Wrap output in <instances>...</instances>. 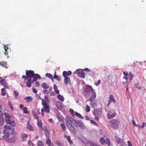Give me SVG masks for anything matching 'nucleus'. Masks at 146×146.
<instances>
[{"instance_id": "44", "label": "nucleus", "mask_w": 146, "mask_h": 146, "mask_svg": "<svg viewBox=\"0 0 146 146\" xmlns=\"http://www.w3.org/2000/svg\"><path fill=\"white\" fill-rule=\"evenodd\" d=\"M60 126L61 128L62 129L63 131H65L66 130V127L64 123H61L60 125Z\"/></svg>"}, {"instance_id": "20", "label": "nucleus", "mask_w": 146, "mask_h": 146, "mask_svg": "<svg viewBox=\"0 0 146 146\" xmlns=\"http://www.w3.org/2000/svg\"><path fill=\"white\" fill-rule=\"evenodd\" d=\"M32 113L33 114L34 117L37 120H38L39 119V116L38 114L35 112L34 111H32Z\"/></svg>"}, {"instance_id": "17", "label": "nucleus", "mask_w": 146, "mask_h": 146, "mask_svg": "<svg viewBox=\"0 0 146 146\" xmlns=\"http://www.w3.org/2000/svg\"><path fill=\"white\" fill-rule=\"evenodd\" d=\"M64 82L65 85L66 86L70 82V78L69 77H64Z\"/></svg>"}, {"instance_id": "51", "label": "nucleus", "mask_w": 146, "mask_h": 146, "mask_svg": "<svg viewBox=\"0 0 146 146\" xmlns=\"http://www.w3.org/2000/svg\"><path fill=\"white\" fill-rule=\"evenodd\" d=\"M86 111L87 112H89L90 111V108L89 106L88 105H86Z\"/></svg>"}, {"instance_id": "11", "label": "nucleus", "mask_w": 146, "mask_h": 146, "mask_svg": "<svg viewBox=\"0 0 146 146\" xmlns=\"http://www.w3.org/2000/svg\"><path fill=\"white\" fill-rule=\"evenodd\" d=\"M116 113L113 112H111L110 111L108 112L107 114V117L108 118L110 119L114 117Z\"/></svg>"}, {"instance_id": "2", "label": "nucleus", "mask_w": 146, "mask_h": 146, "mask_svg": "<svg viewBox=\"0 0 146 146\" xmlns=\"http://www.w3.org/2000/svg\"><path fill=\"white\" fill-rule=\"evenodd\" d=\"M119 121L116 119H113L109 122V125L114 129H117L119 127Z\"/></svg>"}, {"instance_id": "36", "label": "nucleus", "mask_w": 146, "mask_h": 146, "mask_svg": "<svg viewBox=\"0 0 146 146\" xmlns=\"http://www.w3.org/2000/svg\"><path fill=\"white\" fill-rule=\"evenodd\" d=\"M49 132L48 130L46 129L45 130L44 135L46 137L48 138L49 137Z\"/></svg>"}, {"instance_id": "37", "label": "nucleus", "mask_w": 146, "mask_h": 146, "mask_svg": "<svg viewBox=\"0 0 146 146\" xmlns=\"http://www.w3.org/2000/svg\"><path fill=\"white\" fill-rule=\"evenodd\" d=\"M75 115L76 116L82 119H83V117L78 112H75Z\"/></svg>"}, {"instance_id": "23", "label": "nucleus", "mask_w": 146, "mask_h": 146, "mask_svg": "<svg viewBox=\"0 0 146 146\" xmlns=\"http://www.w3.org/2000/svg\"><path fill=\"white\" fill-rule=\"evenodd\" d=\"M54 90L56 94H58L59 93V91L58 90L56 85L54 84L53 86Z\"/></svg>"}, {"instance_id": "64", "label": "nucleus", "mask_w": 146, "mask_h": 146, "mask_svg": "<svg viewBox=\"0 0 146 146\" xmlns=\"http://www.w3.org/2000/svg\"><path fill=\"white\" fill-rule=\"evenodd\" d=\"M37 113L38 115H40V109H38L36 110V112Z\"/></svg>"}, {"instance_id": "30", "label": "nucleus", "mask_w": 146, "mask_h": 146, "mask_svg": "<svg viewBox=\"0 0 146 146\" xmlns=\"http://www.w3.org/2000/svg\"><path fill=\"white\" fill-rule=\"evenodd\" d=\"M64 137L66 138L67 139L69 142L70 144H72L73 143V142L72 140H71L70 137V136H66V135H64Z\"/></svg>"}, {"instance_id": "55", "label": "nucleus", "mask_w": 146, "mask_h": 146, "mask_svg": "<svg viewBox=\"0 0 146 146\" xmlns=\"http://www.w3.org/2000/svg\"><path fill=\"white\" fill-rule=\"evenodd\" d=\"M101 83V80H99L97 82H96L94 83V84L96 85V86H98Z\"/></svg>"}, {"instance_id": "48", "label": "nucleus", "mask_w": 146, "mask_h": 146, "mask_svg": "<svg viewBox=\"0 0 146 146\" xmlns=\"http://www.w3.org/2000/svg\"><path fill=\"white\" fill-rule=\"evenodd\" d=\"M83 70L81 69H78L76 70L75 71V73L78 74V75L80 73H81Z\"/></svg>"}, {"instance_id": "41", "label": "nucleus", "mask_w": 146, "mask_h": 146, "mask_svg": "<svg viewBox=\"0 0 146 146\" xmlns=\"http://www.w3.org/2000/svg\"><path fill=\"white\" fill-rule=\"evenodd\" d=\"M129 81L131 82L132 78L134 77V76L131 72H129Z\"/></svg>"}, {"instance_id": "18", "label": "nucleus", "mask_w": 146, "mask_h": 146, "mask_svg": "<svg viewBox=\"0 0 146 146\" xmlns=\"http://www.w3.org/2000/svg\"><path fill=\"white\" fill-rule=\"evenodd\" d=\"M32 83L31 79V78L29 79L27 82H26V86L29 88L31 87V84Z\"/></svg>"}, {"instance_id": "31", "label": "nucleus", "mask_w": 146, "mask_h": 146, "mask_svg": "<svg viewBox=\"0 0 146 146\" xmlns=\"http://www.w3.org/2000/svg\"><path fill=\"white\" fill-rule=\"evenodd\" d=\"M24 99L27 101V102H30L33 100L32 98L30 96L24 98Z\"/></svg>"}, {"instance_id": "63", "label": "nucleus", "mask_w": 146, "mask_h": 146, "mask_svg": "<svg viewBox=\"0 0 146 146\" xmlns=\"http://www.w3.org/2000/svg\"><path fill=\"white\" fill-rule=\"evenodd\" d=\"M127 143L128 146H132V144L130 141H127Z\"/></svg>"}, {"instance_id": "56", "label": "nucleus", "mask_w": 146, "mask_h": 146, "mask_svg": "<svg viewBox=\"0 0 146 146\" xmlns=\"http://www.w3.org/2000/svg\"><path fill=\"white\" fill-rule=\"evenodd\" d=\"M56 144L58 146H63L62 144L60 143V142L59 141H56Z\"/></svg>"}, {"instance_id": "42", "label": "nucleus", "mask_w": 146, "mask_h": 146, "mask_svg": "<svg viewBox=\"0 0 146 146\" xmlns=\"http://www.w3.org/2000/svg\"><path fill=\"white\" fill-rule=\"evenodd\" d=\"M27 129L31 131L33 130V128L31 125H28L27 127Z\"/></svg>"}, {"instance_id": "7", "label": "nucleus", "mask_w": 146, "mask_h": 146, "mask_svg": "<svg viewBox=\"0 0 146 146\" xmlns=\"http://www.w3.org/2000/svg\"><path fill=\"white\" fill-rule=\"evenodd\" d=\"M94 90L92 88V86L89 85H86L85 88V92L88 93L89 92L91 93Z\"/></svg>"}, {"instance_id": "33", "label": "nucleus", "mask_w": 146, "mask_h": 146, "mask_svg": "<svg viewBox=\"0 0 146 146\" xmlns=\"http://www.w3.org/2000/svg\"><path fill=\"white\" fill-rule=\"evenodd\" d=\"M4 48L5 50L4 54L6 56L8 55V52L7 50V49H9V48L6 45H4Z\"/></svg>"}, {"instance_id": "32", "label": "nucleus", "mask_w": 146, "mask_h": 146, "mask_svg": "<svg viewBox=\"0 0 146 146\" xmlns=\"http://www.w3.org/2000/svg\"><path fill=\"white\" fill-rule=\"evenodd\" d=\"M58 98L62 102H63L64 100V98L60 94H58L57 96Z\"/></svg>"}, {"instance_id": "25", "label": "nucleus", "mask_w": 146, "mask_h": 146, "mask_svg": "<svg viewBox=\"0 0 146 146\" xmlns=\"http://www.w3.org/2000/svg\"><path fill=\"white\" fill-rule=\"evenodd\" d=\"M9 135L7 133H6L2 136V138L3 139L6 141H8V137L9 136Z\"/></svg>"}, {"instance_id": "26", "label": "nucleus", "mask_w": 146, "mask_h": 146, "mask_svg": "<svg viewBox=\"0 0 146 146\" xmlns=\"http://www.w3.org/2000/svg\"><path fill=\"white\" fill-rule=\"evenodd\" d=\"M37 120V125L38 127H39L40 128H42V120L39 119Z\"/></svg>"}, {"instance_id": "50", "label": "nucleus", "mask_w": 146, "mask_h": 146, "mask_svg": "<svg viewBox=\"0 0 146 146\" xmlns=\"http://www.w3.org/2000/svg\"><path fill=\"white\" fill-rule=\"evenodd\" d=\"M90 105L92 108H94L95 107L97 106L96 103L95 102H91L90 104Z\"/></svg>"}, {"instance_id": "60", "label": "nucleus", "mask_w": 146, "mask_h": 146, "mask_svg": "<svg viewBox=\"0 0 146 146\" xmlns=\"http://www.w3.org/2000/svg\"><path fill=\"white\" fill-rule=\"evenodd\" d=\"M33 92L35 93H36L37 92V91L35 88H32Z\"/></svg>"}, {"instance_id": "59", "label": "nucleus", "mask_w": 146, "mask_h": 146, "mask_svg": "<svg viewBox=\"0 0 146 146\" xmlns=\"http://www.w3.org/2000/svg\"><path fill=\"white\" fill-rule=\"evenodd\" d=\"M28 143L30 146H32L33 145V143L30 140H29L28 141Z\"/></svg>"}, {"instance_id": "29", "label": "nucleus", "mask_w": 146, "mask_h": 146, "mask_svg": "<svg viewBox=\"0 0 146 146\" xmlns=\"http://www.w3.org/2000/svg\"><path fill=\"white\" fill-rule=\"evenodd\" d=\"M56 71L55 72L54 75V76L53 78H54L57 80L58 81H60L61 80V78L59 76H58L56 75Z\"/></svg>"}, {"instance_id": "19", "label": "nucleus", "mask_w": 146, "mask_h": 146, "mask_svg": "<svg viewBox=\"0 0 146 146\" xmlns=\"http://www.w3.org/2000/svg\"><path fill=\"white\" fill-rule=\"evenodd\" d=\"M72 125H74L76 127H78V126H80V125H82V123H81L80 122L78 121H76L75 120V122H74V123H72Z\"/></svg>"}, {"instance_id": "57", "label": "nucleus", "mask_w": 146, "mask_h": 146, "mask_svg": "<svg viewBox=\"0 0 146 146\" xmlns=\"http://www.w3.org/2000/svg\"><path fill=\"white\" fill-rule=\"evenodd\" d=\"M14 94L15 95V96L16 97L18 96L19 93V92L16 90H15L14 91Z\"/></svg>"}, {"instance_id": "35", "label": "nucleus", "mask_w": 146, "mask_h": 146, "mask_svg": "<svg viewBox=\"0 0 146 146\" xmlns=\"http://www.w3.org/2000/svg\"><path fill=\"white\" fill-rule=\"evenodd\" d=\"M115 141L117 143H121V138H119L117 136H115Z\"/></svg>"}, {"instance_id": "46", "label": "nucleus", "mask_w": 146, "mask_h": 146, "mask_svg": "<svg viewBox=\"0 0 146 146\" xmlns=\"http://www.w3.org/2000/svg\"><path fill=\"white\" fill-rule=\"evenodd\" d=\"M135 86L136 88L139 89H141L142 88V87L139 86L138 83H136L135 84Z\"/></svg>"}, {"instance_id": "12", "label": "nucleus", "mask_w": 146, "mask_h": 146, "mask_svg": "<svg viewBox=\"0 0 146 146\" xmlns=\"http://www.w3.org/2000/svg\"><path fill=\"white\" fill-rule=\"evenodd\" d=\"M91 93L92 94V96L90 97L88 100L89 101L92 102L96 98V95L95 90L93 91Z\"/></svg>"}, {"instance_id": "15", "label": "nucleus", "mask_w": 146, "mask_h": 146, "mask_svg": "<svg viewBox=\"0 0 146 146\" xmlns=\"http://www.w3.org/2000/svg\"><path fill=\"white\" fill-rule=\"evenodd\" d=\"M72 74V72L70 71H64L62 73V75L64 77H68V76L71 75Z\"/></svg>"}, {"instance_id": "61", "label": "nucleus", "mask_w": 146, "mask_h": 146, "mask_svg": "<svg viewBox=\"0 0 146 146\" xmlns=\"http://www.w3.org/2000/svg\"><path fill=\"white\" fill-rule=\"evenodd\" d=\"M56 93H55V92H51L50 93V95L51 96H54L56 94Z\"/></svg>"}, {"instance_id": "24", "label": "nucleus", "mask_w": 146, "mask_h": 146, "mask_svg": "<svg viewBox=\"0 0 146 146\" xmlns=\"http://www.w3.org/2000/svg\"><path fill=\"white\" fill-rule=\"evenodd\" d=\"M0 65L2 67H5L6 68H7V63L5 61H0Z\"/></svg>"}, {"instance_id": "53", "label": "nucleus", "mask_w": 146, "mask_h": 146, "mask_svg": "<svg viewBox=\"0 0 146 146\" xmlns=\"http://www.w3.org/2000/svg\"><path fill=\"white\" fill-rule=\"evenodd\" d=\"M90 144L92 146H101L100 145H96L95 143L93 142L90 141Z\"/></svg>"}, {"instance_id": "39", "label": "nucleus", "mask_w": 146, "mask_h": 146, "mask_svg": "<svg viewBox=\"0 0 146 146\" xmlns=\"http://www.w3.org/2000/svg\"><path fill=\"white\" fill-rule=\"evenodd\" d=\"M78 76L79 77L85 78V73L83 72V71L80 73L78 75Z\"/></svg>"}, {"instance_id": "40", "label": "nucleus", "mask_w": 146, "mask_h": 146, "mask_svg": "<svg viewBox=\"0 0 146 146\" xmlns=\"http://www.w3.org/2000/svg\"><path fill=\"white\" fill-rule=\"evenodd\" d=\"M37 146H43L44 144L41 141L38 140L37 141Z\"/></svg>"}, {"instance_id": "9", "label": "nucleus", "mask_w": 146, "mask_h": 146, "mask_svg": "<svg viewBox=\"0 0 146 146\" xmlns=\"http://www.w3.org/2000/svg\"><path fill=\"white\" fill-rule=\"evenodd\" d=\"M5 121L7 124H9L13 127H15L16 125V124L15 121L13 120H11L10 119H7Z\"/></svg>"}, {"instance_id": "34", "label": "nucleus", "mask_w": 146, "mask_h": 146, "mask_svg": "<svg viewBox=\"0 0 146 146\" xmlns=\"http://www.w3.org/2000/svg\"><path fill=\"white\" fill-rule=\"evenodd\" d=\"M56 117L59 121L61 122H63V121H64L63 119L58 114H57L56 115Z\"/></svg>"}, {"instance_id": "38", "label": "nucleus", "mask_w": 146, "mask_h": 146, "mask_svg": "<svg viewBox=\"0 0 146 146\" xmlns=\"http://www.w3.org/2000/svg\"><path fill=\"white\" fill-rule=\"evenodd\" d=\"M8 141L10 143H13L15 141V137H13L11 139H9L8 140Z\"/></svg>"}, {"instance_id": "13", "label": "nucleus", "mask_w": 146, "mask_h": 146, "mask_svg": "<svg viewBox=\"0 0 146 146\" xmlns=\"http://www.w3.org/2000/svg\"><path fill=\"white\" fill-rule=\"evenodd\" d=\"M112 102L113 103H116V101L114 99V96L113 95H110L109 97V100L108 105H109Z\"/></svg>"}, {"instance_id": "58", "label": "nucleus", "mask_w": 146, "mask_h": 146, "mask_svg": "<svg viewBox=\"0 0 146 146\" xmlns=\"http://www.w3.org/2000/svg\"><path fill=\"white\" fill-rule=\"evenodd\" d=\"M43 92L46 94H48L50 93L49 91L48 90H47L45 89L44 90H43Z\"/></svg>"}, {"instance_id": "22", "label": "nucleus", "mask_w": 146, "mask_h": 146, "mask_svg": "<svg viewBox=\"0 0 146 146\" xmlns=\"http://www.w3.org/2000/svg\"><path fill=\"white\" fill-rule=\"evenodd\" d=\"M46 142L47 144L49 146H54L53 144L51 143L50 139L49 138L46 139Z\"/></svg>"}, {"instance_id": "54", "label": "nucleus", "mask_w": 146, "mask_h": 146, "mask_svg": "<svg viewBox=\"0 0 146 146\" xmlns=\"http://www.w3.org/2000/svg\"><path fill=\"white\" fill-rule=\"evenodd\" d=\"M90 121L94 125H95L96 126L97 125H98L97 123L96 122H95L93 120H90Z\"/></svg>"}, {"instance_id": "62", "label": "nucleus", "mask_w": 146, "mask_h": 146, "mask_svg": "<svg viewBox=\"0 0 146 146\" xmlns=\"http://www.w3.org/2000/svg\"><path fill=\"white\" fill-rule=\"evenodd\" d=\"M145 126L146 127V122L145 123L143 122L142 125L141 127L143 128Z\"/></svg>"}, {"instance_id": "8", "label": "nucleus", "mask_w": 146, "mask_h": 146, "mask_svg": "<svg viewBox=\"0 0 146 146\" xmlns=\"http://www.w3.org/2000/svg\"><path fill=\"white\" fill-rule=\"evenodd\" d=\"M75 122V120L73 119L72 118L70 117L67 119V121L66 122V124L67 126H69L70 125H72V123Z\"/></svg>"}, {"instance_id": "49", "label": "nucleus", "mask_w": 146, "mask_h": 146, "mask_svg": "<svg viewBox=\"0 0 146 146\" xmlns=\"http://www.w3.org/2000/svg\"><path fill=\"white\" fill-rule=\"evenodd\" d=\"M23 111L24 113L27 114L28 113L27 111V108L26 107H24L23 109Z\"/></svg>"}, {"instance_id": "21", "label": "nucleus", "mask_w": 146, "mask_h": 146, "mask_svg": "<svg viewBox=\"0 0 146 146\" xmlns=\"http://www.w3.org/2000/svg\"><path fill=\"white\" fill-rule=\"evenodd\" d=\"M4 115L5 116V120L7 119H10L12 117V115H9L8 113H4Z\"/></svg>"}, {"instance_id": "1", "label": "nucleus", "mask_w": 146, "mask_h": 146, "mask_svg": "<svg viewBox=\"0 0 146 146\" xmlns=\"http://www.w3.org/2000/svg\"><path fill=\"white\" fill-rule=\"evenodd\" d=\"M42 104L43 106L41 110V115L42 116L44 115V112L45 111L46 113H49L50 112V107L47 105V103L45 101H42Z\"/></svg>"}, {"instance_id": "6", "label": "nucleus", "mask_w": 146, "mask_h": 146, "mask_svg": "<svg viewBox=\"0 0 146 146\" xmlns=\"http://www.w3.org/2000/svg\"><path fill=\"white\" fill-rule=\"evenodd\" d=\"M100 143L102 145H104L106 143L108 146H110V141L109 139H107L105 140L103 137H102L100 139Z\"/></svg>"}, {"instance_id": "28", "label": "nucleus", "mask_w": 146, "mask_h": 146, "mask_svg": "<svg viewBox=\"0 0 146 146\" xmlns=\"http://www.w3.org/2000/svg\"><path fill=\"white\" fill-rule=\"evenodd\" d=\"M45 76L50 78L52 80H53V77L51 74L47 73L45 74Z\"/></svg>"}, {"instance_id": "43", "label": "nucleus", "mask_w": 146, "mask_h": 146, "mask_svg": "<svg viewBox=\"0 0 146 146\" xmlns=\"http://www.w3.org/2000/svg\"><path fill=\"white\" fill-rule=\"evenodd\" d=\"M21 136L23 141H24V139L25 138H26L28 137V135L26 134H23L21 135Z\"/></svg>"}, {"instance_id": "27", "label": "nucleus", "mask_w": 146, "mask_h": 146, "mask_svg": "<svg viewBox=\"0 0 146 146\" xmlns=\"http://www.w3.org/2000/svg\"><path fill=\"white\" fill-rule=\"evenodd\" d=\"M42 87L45 89H48L49 88V86L46 83H44L41 85Z\"/></svg>"}, {"instance_id": "3", "label": "nucleus", "mask_w": 146, "mask_h": 146, "mask_svg": "<svg viewBox=\"0 0 146 146\" xmlns=\"http://www.w3.org/2000/svg\"><path fill=\"white\" fill-rule=\"evenodd\" d=\"M34 72L32 70H26V74L27 76H26L25 75H23L22 76V78L24 79L25 82V81L28 78H31V79L32 78V76L34 75Z\"/></svg>"}, {"instance_id": "4", "label": "nucleus", "mask_w": 146, "mask_h": 146, "mask_svg": "<svg viewBox=\"0 0 146 146\" xmlns=\"http://www.w3.org/2000/svg\"><path fill=\"white\" fill-rule=\"evenodd\" d=\"M4 128L5 129V130L3 131V133L4 134L7 133L10 135L13 133L15 130L14 128L11 127L6 125L4 126Z\"/></svg>"}, {"instance_id": "10", "label": "nucleus", "mask_w": 146, "mask_h": 146, "mask_svg": "<svg viewBox=\"0 0 146 146\" xmlns=\"http://www.w3.org/2000/svg\"><path fill=\"white\" fill-rule=\"evenodd\" d=\"M0 83L3 86L5 87L6 88H8V85L5 79H2V78L0 79Z\"/></svg>"}, {"instance_id": "14", "label": "nucleus", "mask_w": 146, "mask_h": 146, "mask_svg": "<svg viewBox=\"0 0 146 146\" xmlns=\"http://www.w3.org/2000/svg\"><path fill=\"white\" fill-rule=\"evenodd\" d=\"M33 78V80H32V83L36 81L38 79L41 78L40 76L38 74H34V75L32 76V78Z\"/></svg>"}, {"instance_id": "52", "label": "nucleus", "mask_w": 146, "mask_h": 146, "mask_svg": "<svg viewBox=\"0 0 146 146\" xmlns=\"http://www.w3.org/2000/svg\"><path fill=\"white\" fill-rule=\"evenodd\" d=\"M4 123V120L3 118H0V125H3Z\"/></svg>"}, {"instance_id": "45", "label": "nucleus", "mask_w": 146, "mask_h": 146, "mask_svg": "<svg viewBox=\"0 0 146 146\" xmlns=\"http://www.w3.org/2000/svg\"><path fill=\"white\" fill-rule=\"evenodd\" d=\"M69 112H70V113L71 114L72 116L73 117H74V113H75V112L74 111V110L72 109H70L69 110Z\"/></svg>"}, {"instance_id": "5", "label": "nucleus", "mask_w": 146, "mask_h": 146, "mask_svg": "<svg viewBox=\"0 0 146 146\" xmlns=\"http://www.w3.org/2000/svg\"><path fill=\"white\" fill-rule=\"evenodd\" d=\"M95 117V119L96 120H99L102 115V110L100 109L95 110L93 113Z\"/></svg>"}, {"instance_id": "47", "label": "nucleus", "mask_w": 146, "mask_h": 146, "mask_svg": "<svg viewBox=\"0 0 146 146\" xmlns=\"http://www.w3.org/2000/svg\"><path fill=\"white\" fill-rule=\"evenodd\" d=\"M8 104L11 110L13 111V110L14 107L13 106L11 102L10 101H9Z\"/></svg>"}, {"instance_id": "16", "label": "nucleus", "mask_w": 146, "mask_h": 146, "mask_svg": "<svg viewBox=\"0 0 146 146\" xmlns=\"http://www.w3.org/2000/svg\"><path fill=\"white\" fill-rule=\"evenodd\" d=\"M69 128L70 131L72 133L76 134L77 133L76 130L72 125H70L69 126H67Z\"/></svg>"}]
</instances>
